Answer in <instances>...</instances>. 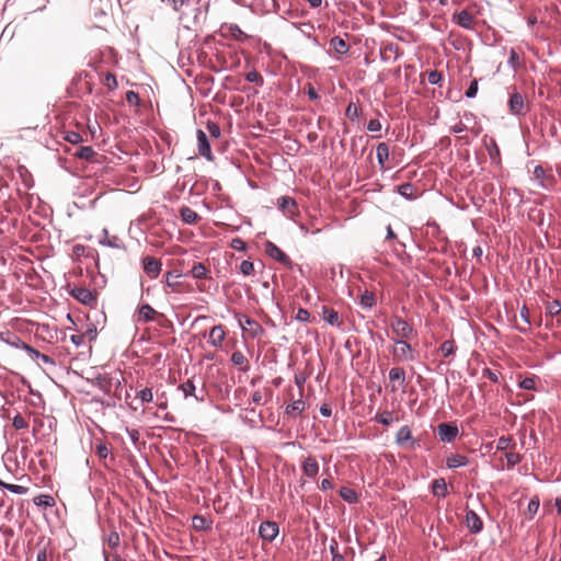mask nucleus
I'll return each mask as SVG.
<instances>
[{
	"instance_id": "obj_8",
	"label": "nucleus",
	"mask_w": 561,
	"mask_h": 561,
	"mask_svg": "<svg viewBox=\"0 0 561 561\" xmlns=\"http://www.w3.org/2000/svg\"><path fill=\"white\" fill-rule=\"evenodd\" d=\"M279 533V527L275 522H263L259 528V535L266 541H273Z\"/></svg>"
},
{
	"instance_id": "obj_18",
	"label": "nucleus",
	"mask_w": 561,
	"mask_h": 561,
	"mask_svg": "<svg viewBox=\"0 0 561 561\" xmlns=\"http://www.w3.org/2000/svg\"><path fill=\"white\" fill-rule=\"evenodd\" d=\"M456 23L466 30H470L473 23V16L467 10H462L455 15Z\"/></svg>"
},
{
	"instance_id": "obj_62",
	"label": "nucleus",
	"mask_w": 561,
	"mask_h": 561,
	"mask_svg": "<svg viewBox=\"0 0 561 561\" xmlns=\"http://www.w3.org/2000/svg\"><path fill=\"white\" fill-rule=\"evenodd\" d=\"M231 247L237 251H243L245 250V243L240 238H236L231 242Z\"/></svg>"
},
{
	"instance_id": "obj_49",
	"label": "nucleus",
	"mask_w": 561,
	"mask_h": 561,
	"mask_svg": "<svg viewBox=\"0 0 561 561\" xmlns=\"http://www.w3.org/2000/svg\"><path fill=\"white\" fill-rule=\"evenodd\" d=\"M125 99L126 101L130 104V105H139L140 104V98H139V94L133 90H129L126 92V95H125Z\"/></svg>"
},
{
	"instance_id": "obj_55",
	"label": "nucleus",
	"mask_w": 561,
	"mask_h": 561,
	"mask_svg": "<svg viewBox=\"0 0 561 561\" xmlns=\"http://www.w3.org/2000/svg\"><path fill=\"white\" fill-rule=\"evenodd\" d=\"M12 425L16 430H22L27 427V422L22 415L18 414L13 417Z\"/></svg>"
},
{
	"instance_id": "obj_43",
	"label": "nucleus",
	"mask_w": 561,
	"mask_h": 561,
	"mask_svg": "<svg viewBox=\"0 0 561 561\" xmlns=\"http://www.w3.org/2000/svg\"><path fill=\"white\" fill-rule=\"evenodd\" d=\"M239 270L243 276H249L253 273L254 265L251 261L244 260L241 262Z\"/></svg>"
},
{
	"instance_id": "obj_9",
	"label": "nucleus",
	"mask_w": 561,
	"mask_h": 561,
	"mask_svg": "<svg viewBox=\"0 0 561 561\" xmlns=\"http://www.w3.org/2000/svg\"><path fill=\"white\" fill-rule=\"evenodd\" d=\"M301 470L304 476L313 479L319 472V463L313 456H307L301 460Z\"/></svg>"
},
{
	"instance_id": "obj_7",
	"label": "nucleus",
	"mask_w": 561,
	"mask_h": 561,
	"mask_svg": "<svg viewBox=\"0 0 561 561\" xmlns=\"http://www.w3.org/2000/svg\"><path fill=\"white\" fill-rule=\"evenodd\" d=\"M508 108H510V113L512 115H515V116L525 115V113H526L525 100H524V96L519 92L514 91L510 95Z\"/></svg>"
},
{
	"instance_id": "obj_40",
	"label": "nucleus",
	"mask_w": 561,
	"mask_h": 561,
	"mask_svg": "<svg viewBox=\"0 0 561 561\" xmlns=\"http://www.w3.org/2000/svg\"><path fill=\"white\" fill-rule=\"evenodd\" d=\"M231 360L236 366H239L242 370L247 368L248 359L244 353H232Z\"/></svg>"
},
{
	"instance_id": "obj_30",
	"label": "nucleus",
	"mask_w": 561,
	"mask_h": 561,
	"mask_svg": "<svg viewBox=\"0 0 561 561\" xmlns=\"http://www.w3.org/2000/svg\"><path fill=\"white\" fill-rule=\"evenodd\" d=\"M376 421L385 426H388L394 421H398V417H394L392 412L385 410L377 413Z\"/></svg>"
},
{
	"instance_id": "obj_14",
	"label": "nucleus",
	"mask_w": 561,
	"mask_h": 561,
	"mask_svg": "<svg viewBox=\"0 0 561 561\" xmlns=\"http://www.w3.org/2000/svg\"><path fill=\"white\" fill-rule=\"evenodd\" d=\"M238 321L242 330L249 331L252 335H256L262 331L261 325L255 320L249 318L245 314H240Z\"/></svg>"
},
{
	"instance_id": "obj_6",
	"label": "nucleus",
	"mask_w": 561,
	"mask_h": 561,
	"mask_svg": "<svg viewBox=\"0 0 561 561\" xmlns=\"http://www.w3.org/2000/svg\"><path fill=\"white\" fill-rule=\"evenodd\" d=\"M458 433V427L454 423H440L437 426V435L442 442L451 443Z\"/></svg>"
},
{
	"instance_id": "obj_41",
	"label": "nucleus",
	"mask_w": 561,
	"mask_h": 561,
	"mask_svg": "<svg viewBox=\"0 0 561 561\" xmlns=\"http://www.w3.org/2000/svg\"><path fill=\"white\" fill-rule=\"evenodd\" d=\"M245 80L248 82H251V83H255L257 85H263L264 83V80L262 78V76L256 71V70H252V71H249L245 73Z\"/></svg>"
},
{
	"instance_id": "obj_54",
	"label": "nucleus",
	"mask_w": 561,
	"mask_h": 561,
	"mask_svg": "<svg viewBox=\"0 0 561 561\" xmlns=\"http://www.w3.org/2000/svg\"><path fill=\"white\" fill-rule=\"evenodd\" d=\"M478 93V80L474 79L470 82L465 95L468 98V99H472L477 95Z\"/></svg>"
},
{
	"instance_id": "obj_51",
	"label": "nucleus",
	"mask_w": 561,
	"mask_h": 561,
	"mask_svg": "<svg viewBox=\"0 0 561 561\" xmlns=\"http://www.w3.org/2000/svg\"><path fill=\"white\" fill-rule=\"evenodd\" d=\"M65 139L70 144L77 145L82 141V136L79 133L71 130L66 133Z\"/></svg>"
},
{
	"instance_id": "obj_48",
	"label": "nucleus",
	"mask_w": 561,
	"mask_h": 561,
	"mask_svg": "<svg viewBox=\"0 0 561 561\" xmlns=\"http://www.w3.org/2000/svg\"><path fill=\"white\" fill-rule=\"evenodd\" d=\"M561 311V304L559 300H552L547 305V312L550 316H556Z\"/></svg>"
},
{
	"instance_id": "obj_4",
	"label": "nucleus",
	"mask_w": 561,
	"mask_h": 561,
	"mask_svg": "<svg viewBox=\"0 0 561 561\" xmlns=\"http://www.w3.org/2000/svg\"><path fill=\"white\" fill-rule=\"evenodd\" d=\"M196 138H197V149L198 153L205 158L207 161H213L214 156L211 152L210 144L208 140V137L206 133L202 129L196 130Z\"/></svg>"
},
{
	"instance_id": "obj_19",
	"label": "nucleus",
	"mask_w": 561,
	"mask_h": 561,
	"mask_svg": "<svg viewBox=\"0 0 561 561\" xmlns=\"http://www.w3.org/2000/svg\"><path fill=\"white\" fill-rule=\"evenodd\" d=\"M272 397V391L268 388H263L254 391L251 397V402L256 405H263Z\"/></svg>"
},
{
	"instance_id": "obj_56",
	"label": "nucleus",
	"mask_w": 561,
	"mask_h": 561,
	"mask_svg": "<svg viewBox=\"0 0 561 561\" xmlns=\"http://www.w3.org/2000/svg\"><path fill=\"white\" fill-rule=\"evenodd\" d=\"M539 505L540 503L538 497H534L529 501L527 511L530 514V516H534L538 512Z\"/></svg>"
},
{
	"instance_id": "obj_27",
	"label": "nucleus",
	"mask_w": 561,
	"mask_h": 561,
	"mask_svg": "<svg viewBox=\"0 0 561 561\" xmlns=\"http://www.w3.org/2000/svg\"><path fill=\"white\" fill-rule=\"evenodd\" d=\"M432 491H433L434 495L445 497L447 494L446 481L443 478L435 479L432 484Z\"/></svg>"
},
{
	"instance_id": "obj_39",
	"label": "nucleus",
	"mask_w": 561,
	"mask_h": 561,
	"mask_svg": "<svg viewBox=\"0 0 561 561\" xmlns=\"http://www.w3.org/2000/svg\"><path fill=\"white\" fill-rule=\"evenodd\" d=\"M514 446H515V443H514L513 438L510 436H502L497 439V443H496V448L499 450H506Z\"/></svg>"
},
{
	"instance_id": "obj_60",
	"label": "nucleus",
	"mask_w": 561,
	"mask_h": 561,
	"mask_svg": "<svg viewBox=\"0 0 561 561\" xmlns=\"http://www.w3.org/2000/svg\"><path fill=\"white\" fill-rule=\"evenodd\" d=\"M180 276H181L180 274H174L173 272H168L165 275L167 286L174 288L178 284L175 279L179 278Z\"/></svg>"
},
{
	"instance_id": "obj_1",
	"label": "nucleus",
	"mask_w": 561,
	"mask_h": 561,
	"mask_svg": "<svg viewBox=\"0 0 561 561\" xmlns=\"http://www.w3.org/2000/svg\"><path fill=\"white\" fill-rule=\"evenodd\" d=\"M264 249H265V253L271 259L282 263L283 265H285L289 270H293L295 266H297V264H295L289 259V256L280 248H278L275 243H273L272 241H266L264 243Z\"/></svg>"
},
{
	"instance_id": "obj_37",
	"label": "nucleus",
	"mask_w": 561,
	"mask_h": 561,
	"mask_svg": "<svg viewBox=\"0 0 561 561\" xmlns=\"http://www.w3.org/2000/svg\"><path fill=\"white\" fill-rule=\"evenodd\" d=\"M156 310L149 305H142L139 309V317L145 321L154 319Z\"/></svg>"
},
{
	"instance_id": "obj_50",
	"label": "nucleus",
	"mask_w": 561,
	"mask_h": 561,
	"mask_svg": "<svg viewBox=\"0 0 561 561\" xmlns=\"http://www.w3.org/2000/svg\"><path fill=\"white\" fill-rule=\"evenodd\" d=\"M489 156L491 160L495 161L496 159H500V149L495 142V140H491L490 146L488 147Z\"/></svg>"
},
{
	"instance_id": "obj_34",
	"label": "nucleus",
	"mask_w": 561,
	"mask_h": 561,
	"mask_svg": "<svg viewBox=\"0 0 561 561\" xmlns=\"http://www.w3.org/2000/svg\"><path fill=\"white\" fill-rule=\"evenodd\" d=\"M75 156L79 159L92 160V158L95 156V151L90 146H81L78 148Z\"/></svg>"
},
{
	"instance_id": "obj_12",
	"label": "nucleus",
	"mask_w": 561,
	"mask_h": 561,
	"mask_svg": "<svg viewBox=\"0 0 561 561\" xmlns=\"http://www.w3.org/2000/svg\"><path fill=\"white\" fill-rule=\"evenodd\" d=\"M398 445L413 448L416 440L412 438L411 430L409 426H402L396 436Z\"/></svg>"
},
{
	"instance_id": "obj_46",
	"label": "nucleus",
	"mask_w": 561,
	"mask_h": 561,
	"mask_svg": "<svg viewBox=\"0 0 561 561\" xmlns=\"http://www.w3.org/2000/svg\"><path fill=\"white\" fill-rule=\"evenodd\" d=\"M137 398H139L142 402H151L153 399V394L150 388H144L137 392Z\"/></svg>"
},
{
	"instance_id": "obj_26",
	"label": "nucleus",
	"mask_w": 561,
	"mask_h": 561,
	"mask_svg": "<svg viewBox=\"0 0 561 561\" xmlns=\"http://www.w3.org/2000/svg\"><path fill=\"white\" fill-rule=\"evenodd\" d=\"M389 158V146L386 142H380L377 146V161L381 169L385 168V163Z\"/></svg>"
},
{
	"instance_id": "obj_23",
	"label": "nucleus",
	"mask_w": 561,
	"mask_h": 561,
	"mask_svg": "<svg viewBox=\"0 0 561 561\" xmlns=\"http://www.w3.org/2000/svg\"><path fill=\"white\" fill-rule=\"evenodd\" d=\"M446 465L450 469L468 465V458L463 455L451 454L446 458Z\"/></svg>"
},
{
	"instance_id": "obj_36",
	"label": "nucleus",
	"mask_w": 561,
	"mask_h": 561,
	"mask_svg": "<svg viewBox=\"0 0 561 561\" xmlns=\"http://www.w3.org/2000/svg\"><path fill=\"white\" fill-rule=\"evenodd\" d=\"M192 523L196 530H207L210 528V523L202 515H195Z\"/></svg>"
},
{
	"instance_id": "obj_21",
	"label": "nucleus",
	"mask_w": 561,
	"mask_h": 561,
	"mask_svg": "<svg viewBox=\"0 0 561 561\" xmlns=\"http://www.w3.org/2000/svg\"><path fill=\"white\" fill-rule=\"evenodd\" d=\"M180 389L182 390L185 398L194 397L197 401L204 400V394L198 396L195 393L196 388L192 379H187L185 382H183L180 386Z\"/></svg>"
},
{
	"instance_id": "obj_31",
	"label": "nucleus",
	"mask_w": 561,
	"mask_h": 561,
	"mask_svg": "<svg viewBox=\"0 0 561 561\" xmlns=\"http://www.w3.org/2000/svg\"><path fill=\"white\" fill-rule=\"evenodd\" d=\"M34 504L41 507H51L55 505V500L49 494H39L34 497Z\"/></svg>"
},
{
	"instance_id": "obj_24",
	"label": "nucleus",
	"mask_w": 561,
	"mask_h": 561,
	"mask_svg": "<svg viewBox=\"0 0 561 561\" xmlns=\"http://www.w3.org/2000/svg\"><path fill=\"white\" fill-rule=\"evenodd\" d=\"M277 206L282 211H288L291 214L296 209L297 203L289 196H282L277 199Z\"/></svg>"
},
{
	"instance_id": "obj_45",
	"label": "nucleus",
	"mask_w": 561,
	"mask_h": 561,
	"mask_svg": "<svg viewBox=\"0 0 561 561\" xmlns=\"http://www.w3.org/2000/svg\"><path fill=\"white\" fill-rule=\"evenodd\" d=\"M443 80V75L437 70H432L428 73L427 81L432 85H439Z\"/></svg>"
},
{
	"instance_id": "obj_22",
	"label": "nucleus",
	"mask_w": 561,
	"mask_h": 561,
	"mask_svg": "<svg viewBox=\"0 0 561 561\" xmlns=\"http://www.w3.org/2000/svg\"><path fill=\"white\" fill-rule=\"evenodd\" d=\"M224 339H225L224 329H222V327L217 325L210 330L209 336H208V343H210L213 346H219L221 344V342L224 341Z\"/></svg>"
},
{
	"instance_id": "obj_29",
	"label": "nucleus",
	"mask_w": 561,
	"mask_h": 561,
	"mask_svg": "<svg viewBox=\"0 0 561 561\" xmlns=\"http://www.w3.org/2000/svg\"><path fill=\"white\" fill-rule=\"evenodd\" d=\"M340 496L344 501H346V502H348L351 504L356 503L358 501V495H357L356 491L354 489H351V488H347V486L341 488Z\"/></svg>"
},
{
	"instance_id": "obj_61",
	"label": "nucleus",
	"mask_w": 561,
	"mask_h": 561,
	"mask_svg": "<svg viewBox=\"0 0 561 561\" xmlns=\"http://www.w3.org/2000/svg\"><path fill=\"white\" fill-rule=\"evenodd\" d=\"M309 318H310V313L308 312V310L304 309V308H299L297 310V314H296V319L301 321V322H307L309 321Z\"/></svg>"
},
{
	"instance_id": "obj_20",
	"label": "nucleus",
	"mask_w": 561,
	"mask_h": 561,
	"mask_svg": "<svg viewBox=\"0 0 561 561\" xmlns=\"http://www.w3.org/2000/svg\"><path fill=\"white\" fill-rule=\"evenodd\" d=\"M180 216L182 221L186 225H194L199 219L198 214L187 206L181 207Z\"/></svg>"
},
{
	"instance_id": "obj_64",
	"label": "nucleus",
	"mask_w": 561,
	"mask_h": 561,
	"mask_svg": "<svg viewBox=\"0 0 561 561\" xmlns=\"http://www.w3.org/2000/svg\"><path fill=\"white\" fill-rule=\"evenodd\" d=\"M51 556V553H48L47 548L43 547L36 557V561H48V557Z\"/></svg>"
},
{
	"instance_id": "obj_42",
	"label": "nucleus",
	"mask_w": 561,
	"mask_h": 561,
	"mask_svg": "<svg viewBox=\"0 0 561 561\" xmlns=\"http://www.w3.org/2000/svg\"><path fill=\"white\" fill-rule=\"evenodd\" d=\"M0 485H2L3 488H5L7 490H9L10 492H12L14 494H25L28 490L26 486L19 485V484H7V483H3L1 480H0Z\"/></svg>"
},
{
	"instance_id": "obj_16",
	"label": "nucleus",
	"mask_w": 561,
	"mask_h": 561,
	"mask_svg": "<svg viewBox=\"0 0 561 561\" xmlns=\"http://www.w3.org/2000/svg\"><path fill=\"white\" fill-rule=\"evenodd\" d=\"M34 355V360L38 366H41L45 371H51L56 366L55 359L47 355V353H32Z\"/></svg>"
},
{
	"instance_id": "obj_3",
	"label": "nucleus",
	"mask_w": 561,
	"mask_h": 561,
	"mask_svg": "<svg viewBox=\"0 0 561 561\" xmlns=\"http://www.w3.org/2000/svg\"><path fill=\"white\" fill-rule=\"evenodd\" d=\"M70 295L85 306L94 307L98 304L96 295L85 287H73Z\"/></svg>"
},
{
	"instance_id": "obj_17",
	"label": "nucleus",
	"mask_w": 561,
	"mask_h": 561,
	"mask_svg": "<svg viewBox=\"0 0 561 561\" xmlns=\"http://www.w3.org/2000/svg\"><path fill=\"white\" fill-rule=\"evenodd\" d=\"M330 47L334 49L337 55H346L350 50V45L340 36H333L330 39Z\"/></svg>"
},
{
	"instance_id": "obj_25",
	"label": "nucleus",
	"mask_w": 561,
	"mask_h": 561,
	"mask_svg": "<svg viewBox=\"0 0 561 561\" xmlns=\"http://www.w3.org/2000/svg\"><path fill=\"white\" fill-rule=\"evenodd\" d=\"M359 305L363 309H371L376 305V297L373 291L365 290L360 294Z\"/></svg>"
},
{
	"instance_id": "obj_59",
	"label": "nucleus",
	"mask_w": 561,
	"mask_h": 561,
	"mask_svg": "<svg viewBox=\"0 0 561 561\" xmlns=\"http://www.w3.org/2000/svg\"><path fill=\"white\" fill-rule=\"evenodd\" d=\"M382 128V125L381 123L379 122V119H370L367 124V129L371 133H377V131H380Z\"/></svg>"
},
{
	"instance_id": "obj_10",
	"label": "nucleus",
	"mask_w": 561,
	"mask_h": 561,
	"mask_svg": "<svg viewBox=\"0 0 561 561\" xmlns=\"http://www.w3.org/2000/svg\"><path fill=\"white\" fill-rule=\"evenodd\" d=\"M142 263H144V270L150 278H156L160 274V272H161L160 260L152 257V256H146L142 260Z\"/></svg>"
},
{
	"instance_id": "obj_28",
	"label": "nucleus",
	"mask_w": 561,
	"mask_h": 561,
	"mask_svg": "<svg viewBox=\"0 0 561 561\" xmlns=\"http://www.w3.org/2000/svg\"><path fill=\"white\" fill-rule=\"evenodd\" d=\"M535 179L539 181V185L545 190H550L548 179L546 178V171L541 165H536L534 169Z\"/></svg>"
},
{
	"instance_id": "obj_44",
	"label": "nucleus",
	"mask_w": 561,
	"mask_h": 561,
	"mask_svg": "<svg viewBox=\"0 0 561 561\" xmlns=\"http://www.w3.org/2000/svg\"><path fill=\"white\" fill-rule=\"evenodd\" d=\"M206 127L211 137L219 138L221 136V130L217 123L208 121Z\"/></svg>"
},
{
	"instance_id": "obj_57",
	"label": "nucleus",
	"mask_w": 561,
	"mask_h": 561,
	"mask_svg": "<svg viewBox=\"0 0 561 561\" xmlns=\"http://www.w3.org/2000/svg\"><path fill=\"white\" fill-rule=\"evenodd\" d=\"M105 83L110 90H115L118 87L115 75H113L111 72L106 73Z\"/></svg>"
},
{
	"instance_id": "obj_52",
	"label": "nucleus",
	"mask_w": 561,
	"mask_h": 561,
	"mask_svg": "<svg viewBox=\"0 0 561 561\" xmlns=\"http://www.w3.org/2000/svg\"><path fill=\"white\" fill-rule=\"evenodd\" d=\"M345 115L351 119L355 121L358 117V108L354 103H350L346 107Z\"/></svg>"
},
{
	"instance_id": "obj_63",
	"label": "nucleus",
	"mask_w": 561,
	"mask_h": 561,
	"mask_svg": "<svg viewBox=\"0 0 561 561\" xmlns=\"http://www.w3.org/2000/svg\"><path fill=\"white\" fill-rule=\"evenodd\" d=\"M519 61V57H518V54L512 49L511 53H510V57H508V65H511L513 68L516 67V65L518 64Z\"/></svg>"
},
{
	"instance_id": "obj_2",
	"label": "nucleus",
	"mask_w": 561,
	"mask_h": 561,
	"mask_svg": "<svg viewBox=\"0 0 561 561\" xmlns=\"http://www.w3.org/2000/svg\"><path fill=\"white\" fill-rule=\"evenodd\" d=\"M289 403L285 409V414L289 417L296 419L306 410V402L302 400V397L296 399L293 392V389H288Z\"/></svg>"
},
{
	"instance_id": "obj_47",
	"label": "nucleus",
	"mask_w": 561,
	"mask_h": 561,
	"mask_svg": "<svg viewBox=\"0 0 561 561\" xmlns=\"http://www.w3.org/2000/svg\"><path fill=\"white\" fill-rule=\"evenodd\" d=\"M505 458H506L507 467H508V468L514 467V466H515V465H517V463L520 461V459H522L519 454H517V453H513V451L506 453V454H505Z\"/></svg>"
},
{
	"instance_id": "obj_32",
	"label": "nucleus",
	"mask_w": 561,
	"mask_h": 561,
	"mask_svg": "<svg viewBox=\"0 0 561 561\" xmlns=\"http://www.w3.org/2000/svg\"><path fill=\"white\" fill-rule=\"evenodd\" d=\"M389 379L391 382L398 381L400 385H403L405 380L404 369L400 367L391 368L389 371Z\"/></svg>"
},
{
	"instance_id": "obj_58",
	"label": "nucleus",
	"mask_w": 561,
	"mask_h": 561,
	"mask_svg": "<svg viewBox=\"0 0 561 561\" xmlns=\"http://www.w3.org/2000/svg\"><path fill=\"white\" fill-rule=\"evenodd\" d=\"M536 382L534 378L526 377L519 382V387L525 390L535 389Z\"/></svg>"
},
{
	"instance_id": "obj_15",
	"label": "nucleus",
	"mask_w": 561,
	"mask_h": 561,
	"mask_svg": "<svg viewBox=\"0 0 561 561\" xmlns=\"http://www.w3.org/2000/svg\"><path fill=\"white\" fill-rule=\"evenodd\" d=\"M322 319L332 327L340 328L342 325V321L340 320V314L333 308L323 306L321 310Z\"/></svg>"
},
{
	"instance_id": "obj_13",
	"label": "nucleus",
	"mask_w": 561,
	"mask_h": 561,
	"mask_svg": "<svg viewBox=\"0 0 561 561\" xmlns=\"http://www.w3.org/2000/svg\"><path fill=\"white\" fill-rule=\"evenodd\" d=\"M466 525L469 530L474 534L480 533L483 528L481 518L472 510H468L466 513Z\"/></svg>"
},
{
	"instance_id": "obj_5",
	"label": "nucleus",
	"mask_w": 561,
	"mask_h": 561,
	"mask_svg": "<svg viewBox=\"0 0 561 561\" xmlns=\"http://www.w3.org/2000/svg\"><path fill=\"white\" fill-rule=\"evenodd\" d=\"M0 342H2L3 344H5L8 346L22 348L23 351H26V352L35 351L33 347H31L30 345L22 342V340L20 339V336L18 334L10 332V331L0 333Z\"/></svg>"
},
{
	"instance_id": "obj_53",
	"label": "nucleus",
	"mask_w": 561,
	"mask_h": 561,
	"mask_svg": "<svg viewBox=\"0 0 561 561\" xmlns=\"http://www.w3.org/2000/svg\"><path fill=\"white\" fill-rule=\"evenodd\" d=\"M119 535L117 531L113 530L110 533L108 537H107V545L111 547V548H116L118 547L119 545Z\"/></svg>"
},
{
	"instance_id": "obj_38",
	"label": "nucleus",
	"mask_w": 561,
	"mask_h": 561,
	"mask_svg": "<svg viewBox=\"0 0 561 561\" xmlns=\"http://www.w3.org/2000/svg\"><path fill=\"white\" fill-rule=\"evenodd\" d=\"M227 30L229 31L231 37L237 41H243L247 37L244 32L239 27L238 24L231 23L227 25Z\"/></svg>"
},
{
	"instance_id": "obj_11",
	"label": "nucleus",
	"mask_w": 561,
	"mask_h": 561,
	"mask_svg": "<svg viewBox=\"0 0 561 561\" xmlns=\"http://www.w3.org/2000/svg\"><path fill=\"white\" fill-rule=\"evenodd\" d=\"M392 330L398 337L405 339L412 333L411 325L403 319L396 317L391 323Z\"/></svg>"
},
{
	"instance_id": "obj_33",
	"label": "nucleus",
	"mask_w": 561,
	"mask_h": 561,
	"mask_svg": "<svg viewBox=\"0 0 561 561\" xmlns=\"http://www.w3.org/2000/svg\"><path fill=\"white\" fill-rule=\"evenodd\" d=\"M398 193L402 197H404L407 199H414L415 198L414 186L411 183H403V184L399 185L398 186Z\"/></svg>"
},
{
	"instance_id": "obj_35",
	"label": "nucleus",
	"mask_w": 561,
	"mask_h": 561,
	"mask_svg": "<svg viewBox=\"0 0 561 561\" xmlns=\"http://www.w3.org/2000/svg\"><path fill=\"white\" fill-rule=\"evenodd\" d=\"M191 275L193 278L195 279H201V278H204L207 274V267L201 263V262H197V263H194L192 270H191Z\"/></svg>"
}]
</instances>
